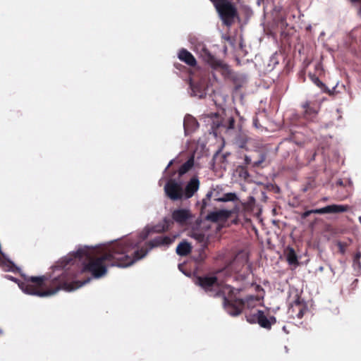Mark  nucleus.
Listing matches in <instances>:
<instances>
[{
    "label": "nucleus",
    "instance_id": "1",
    "mask_svg": "<svg viewBox=\"0 0 361 361\" xmlns=\"http://www.w3.org/2000/svg\"><path fill=\"white\" fill-rule=\"evenodd\" d=\"M169 243L170 238L159 237L150 241L148 247L133 252L136 245L135 242L122 240L110 245L105 253L97 257L91 256V252L87 247L80 248L75 252L65 257L56 266V268H62L59 274L52 276L47 274L41 276L25 278L24 281L18 283V286L24 293L41 298L51 296L60 290L71 291L90 281V278L83 281H73L75 274L68 269H64L66 266L73 264L77 260L86 259L87 262L82 263L81 272L91 273L93 277L98 279L106 274V264L121 267L130 266L145 257L153 247Z\"/></svg>",
    "mask_w": 361,
    "mask_h": 361
},
{
    "label": "nucleus",
    "instance_id": "2",
    "mask_svg": "<svg viewBox=\"0 0 361 361\" xmlns=\"http://www.w3.org/2000/svg\"><path fill=\"white\" fill-rule=\"evenodd\" d=\"M229 288L228 296L224 295V307L226 312L231 316H238L246 306L247 308L254 307L259 298L255 295H248L244 299L237 298L234 294V289L231 286Z\"/></svg>",
    "mask_w": 361,
    "mask_h": 361
},
{
    "label": "nucleus",
    "instance_id": "3",
    "mask_svg": "<svg viewBox=\"0 0 361 361\" xmlns=\"http://www.w3.org/2000/svg\"><path fill=\"white\" fill-rule=\"evenodd\" d=\"M171 223V221L170 219L165 218L164 219L163 224H157V225L153 226L151 228V230L144 231L142 233H140L137 237V239H134L133 238H126V240H130L135 242V244L136 245H135V248L133 250V252H134L135 250H137L138 249L140 250L142 247H148V244L150 242V240L148 242H145V243L143 245H142V243L143 241H145L148 238L149 233L150 232L163 233V232L167 231L168 230H169ZM159 237L170 238V243H167V244L159 245L157 246H154V247L161 246V245H169L171 244L173 241V238H171L169 236H163V235H159V236L154 238V239H152V240H154V239L158 238ZM151 241H152V240H151ZM152 248H154V247Z\"/></svg>",
    "mask_w": 361,
    "mask_h": 361
},
{
    "label": "nucleus",
    "instance_id": "4",
    "mask_svg": "<svg viewBox=\"0 0 361 361\" xmlns=\"http://www.w3.org/2000/svg\"><path fill=\"white\" fill-rule=\"evenodd\" d=\"M195 283L211 297H222L224 299L226 290L229 292V288H227L229 286H222L215 276H197Z\"/></svg>",
    "mask_w": 361,
    "mask_h": 361
},
{
    "label": "nucleus",
    "instance_id": "5",
    "mask_svg": "<svg viewBox=\"0 0 361 361\" xmlns=\"http://www.w3.org/2000/svg\"><path fill=\"white\" fill-rule=\"evenodd\" d=\"M190 43L192 45V50L212 68L218 69L224 68L225 64H224L221 60L217 59L215 56L210 52L203 42L197 38H192Z\"/></svg>",
    "mask_w": 361,
    "mask_h": 361
},
{
    "label": "nucleus",
    "instance_id": "6",
    "mask_svg": "<svg viewBox=\"0 0 361 361\" xmlns=\"http://www.w3.org/2000/svg\"><path fill=\"white\" fill-rule=\"evenodd\" d=\"M209 117L212 118L211 130L215 136L221 134L222 132L227 133L235 128V121L233 117L228 118H222L219 114H211Z\"/></svg>",
    "mask_w": 361,
    "mask_h": 361
},
{
    "label": "nucleus",
    "instance_id": "7",
    "mask_svg": "<svg viewBox=\"0 0 361 361\" xmlns=\"http://www.w3.org/2000/svg\"><path fill=\"white\" fill-rule=\"evenodd\" d=\"M232 1L226 2L215 8L223 24L227 27H231L235 19L239 18L237 8Z\"/></svg>",
    "mask_w": 361,
    "mask_h": 361
},
{
    "label": "nucleus",
    "instance_id": "8",
    "mask_svg": "<svg viewBox=\"0 0 361 361\" xmlns=\"http://www.w3.org/2000/svg\"><path fill=\"white\" fill-rule=\"evenodd\" d=\"M166 195L172 201L180 200L184 197V190L180 183L170 179L164 185Z\"/></svg>",
    "mask_w": 361,
    "mask_h": 361
},
{
    "label": "nucleus",
    "instance_id": "9",
    "mask_svg": "<svg viewBox=\"0 0 361 361\" xmlns=\"http://www.w3.org/2000/svg\"><path fill=\"white\" fill-rule=\"evenodd\" d=\"M349 210V206L348 205H340V204H331L324 207L320 209H311L305 211L302 214V218L306 219L311 214H337L342 213Z\"/></svg>",
    "mask_w": 361,
    "mask_h": 361
},
{
    "label": "nucleus",
    "instance_id": "10",
    "mask_svg": "<svg viewBox=\"0 0 361 361\" xmlns=\"http://www.w3.org/2000/svg\"><path fill=\"white\" fill-rule=\"evenodd\" d=\"M233 213V211L226 210V209H219L214 212H211L206 216L205 219L211 222H224L226 221L229 217H231V214Z\"/></svg>",
    "mask_w": 361,
    "mask_h": 361
},
{
    "label": "nucleus",
    "instance_id": "11",
    "mask_svg": "<svg viewBox=\"0 0 361 361\" xmlns=\"http://www.w3.org/2000/svg\"><path fill=\"white\" fill-rule=\"evenodd\" d=\"M256 319L257 322L261 327L268 330L271 329V326L276 322V319L274 316L268 318L262 310H257Z\"/></svg>",
    "mask_w": 361,
    "mask_h": 361
},
{
    "label": "nucleus",
    "instance_id": "12",
    "mask_svg": "<svg viewBox=\"0 0 361 361\" xmlns=\"http://www.w3.org/2000/svg\"><path fill=\"white\" fill-rule=\"evenodd\" d=\"M184 130L186 135L195 132L199 127V123L195 118L191 115H186L183 121Z\"/></svg>",
    "mask_w": 361,
    "mask_h": 361
},
{
    "label": "nucleus",
    "instance_id": "13",
    "mask_svg": "<svg viewBox=\"0 0 361 361\" xmlns=\"http://www.w3.org/2000/svg\"><path fill=\"white\" fill-rule=\"evenodd\" d=\"M190 217V211L185 209H176L172 213L173 219L180 224H185Z\"/></svg>",
    "mask_w": 361,
    "mask_h": 361
},
{
    "label": "nucleus",
    "instance_id": "14",
    "mask_svg": "<svg viewBox=\"0 0 361 361\" xmlns=\"http://www.w3.org/2000/svg\"><path fill=\"white\" fill-rule=\"evenodd\" d=\"M178 59L187 65L195 67L197 65V61L194 56L185 49H181L178 54Z\"/></svg>",
    "mask_w": 361,
    "mask_h": 361
},
{
    "label": "nucleus",
    "instance_id": "15",
    "mask_svg": "<svg viewBox=\"0 0 361 361\" xmlns=\"http://www.w3.org/2000/svg\"><path fill=\"white\" fill-rule=\"evenodd\" d=\"M200 181L197 178H192L188 183L184 190V197L185 198L192 197L198 190Z\"/></svg>",
    "mask_w": 361,
    "mask_h": 361
},
{
    "label": "nucleus",
    "instance_id": "16",
    "mask_svg": "<svg viewBox=\"0 0 361 361\" xmlns=\"http://www.w3.org/2000/svg\"><path fill=\"white\" fill-rule=\"evenodd\" d=\"M284 255L290 265L298 266L299 264L298 255L292 247L288 246L284 250Z\"/></svg>",
    "mask_w": 361,
    "mask_h": 361
},
{
    "label": "nucleus",
    "instance_id": "17",
    "mask_svg": "<svg viewBox=\"0 0 361 361\" xmlns=\"http://www.w3.org/2000/svg\"><path fill=\"white\" fill-rule=\"evenodd\" d=\"M302 107L304 109V117L307 120L314 118L317 114V110L310 102H305Z\"/></svg>",
    "mask_w": 361,
    "mask_h": 361
},
{
    "label": "nucleus",
    "instance_id": "18",
    "mask_svg": "<svg viewBox=\"0 0 361 361\" xmlns=\"http://www.w3.org/2000/svg\"><path fill=\"white\" fill-rule=\"evenodd\" d=\"M192 251L191 245L186 242H180L176 247V253L180 256H187Z\"/></svg>",
    "mask_w": 361,
    "mask_h": 361
},
{
    "label": "nucleus",
    "instance_id": "19",
    "mask_svg": "<svg viewBox=\"0 0 361 361\" xmlns=\"http://www.w3.org/2000/svg\"><path fill=\"white\" fill-rule=\"evenodd\" d=\"M295 307L298 308V313L297 314L298 318L301 319L304 315L305 307L302 304L300 298L299 296H297V298L290 305V310H292V311L293 312Z\"/></svg>",
    "mask_w": 361,
    "mask_h": 361
},
{
    "label": "nucleus",
    "instance_id": "20",
    "mask_svg": "<svg viewBox=\"0 0 361 361\" xmlns=\"http://www.w3.org/2000/svg\"><path fill=\"white\" fill-rule=\"evenodd\" d=\"M194 165V158L191 157L187 160L178 169L179 176H183L187 173Z\"/></svg>",
    "mask_w": 361,
    "mask_h": 361
},
{
    "label": "nucleus",
    "instance_id": "21",
    "mask_svg": "<svg viewBox=\"0 0 361 361\" xmlns=\"http://www.w3.org/2000/svg\"><path fill=\"white\" fill-rule=\"evenodd\" d=\"M237 200V195L233 192L225 193L222 197L218 198L216 200L219 202H228Z\"/></svg>",
    "mask_w": 361,
    "mask_h": 361
},
{
    "label": "nucleus",
    "instance_id": "22",
    "mask_svg": "<svg viewBox=\"0 0 361 361\" xmlns=\"http://www.w3.org/2000/svg\"><path fill=\"white\" fill-rule=\"evenodd\" d=\"M350 3L357 10V15L361 17V0H350Z\"/></svg>",
    "mask_w": 361,
    "mask_h": 361
},
{
    "label": "nucleus",
    "instance_id": "23",
    "mask_svg": "<svg viewBox=\"0 0 361 361\" xmlns=\"http://www.w3.org/2000/svg\"><path fill=\"white\" fill-rule=\"evenodd\" d=\"M348 243H343V242H341V241H338L337 243V246L339 249V252L343 255L345 254V250H346V247H348Z\"/></svg>",
    "mask_w": 361,
    "mask_h": 361
},
{
    "label": "nucleus",
    "instance_id": "24",
    "mask_svg": "<svg viewBox=\"0 0 361 361\" xmlns=\"http://www.w3.org/2000/svg\"><path fill=\"white\" fill-rule=\"evenodd\" d=\"M212 192H209L207 194L206 197L202 200V209H204L207 207V201L210 200Z\"/></svg>",
    "mask_w": 361,
    "mask_h": 361
},
{
    "label": "nucleus",
    "instance_id": "25",
    "mask_svg": "<svg viewBox=\"0 0 361 361\" xmlns=\"http://www.w3.org/2000/svg\"><path fill=\"white\" fill-rule=\"evenodd\" d=\"M265 158H266L265 155L264 154H262L260 155V159L258 161H254L252 163V166L253 167L259 166L262 163H263L264 161Z\"/></svg>",
    "mask_w": 361,
    "mask_h": 361
},
{
    "label": "nucleus",
    "instance_id": "26",
    "mask_svg": "<svg viewBox=\"0 0 361 361\" xmlns=\"http://www.w3.org/2000/svg\"><path fill=\"white\" fill-rule=\"evenodd\" d=\"M247 321L250 324H255L257 322L256 314L252 315L246 316Z\"/></svg>",
    "mask_w": 361,
    "mask_h": 361
},
{
    "label": "nucleus",
    "instance_id": "27",
    "mask_svg": "<svg viewBox=\"0 0 361 361\" xmlns=\"http://www.w3.org/2000/svg\"><path fill=\"white\" fill-rule=\"evenodd\" d=\"M312 80L319 87H322L324 86V84L317 77H314L312 78Z\"/></svg>",
    "mask_w": 361,
    "mask_h": 361
},
{
    "label": "nucleus",
    "instance_id": "28",
    "mask_svg": "<svg viewBox=\"0 0 361 361\" xmlns=\"http://www.w3.org/2000/svg\"><path fill=\"white\" fill-rule=\"evenodd\" d=\"M233 82L235 85L236 90H238L239 88H240L242 87V82L238 81V78L233 77Z\"/></svg>",
    "mask_w": 361,
    "mask_h": 361
},
{
    "label": "nucleus",
    "instance_id": "29",
    "mask_svg": "<svg viewBox=\"0 0 361 361\" xmlns=\"http://www.w3.org/2000/svg\"><path fill=\"white\" fill-rule=\"evenodd\" d=\"M361 257V252H357L353 259V262L355 264H360V259Z\"/></svg>",
    "mask_w": 361,
    "mask_h": 361
},
{
    "label": "nucleus",
    "instance_id": "30",
    "mask_svg": "<svg viewBox=\"0 0 361 361\" xmlns=\"http://www.w3.org/2000/svg\"><path fill=\"white\" fill-rule=\"evenodd\" d=\"M244 161L245 165H249L252 163L251 159L248 156H245Z\"/></svg>",
    "mask_w": 361,
    "mask_h": 361
},
{
    "label": "nucleus",
    "instance_id": "31",
    "mask_svg": "<svg viewBox=\"0 0 361 361\" xmlns=\"http://www.w3.org/2000/svg\"><path fill=\"white\" fill-rule=\"evenodd\" d=\"M250 200H252V204L247 203L246 205H244L245 209H248V208L252 207V204H254L255 200L252 197H250Z\"/></svg>",
    "mask_w": 361,
    "mask_h": 361
},
{
    "label": "nucleus",
    "instance_id": "32",
    "mask_svg": "<svg viewBox=\"0 0 361 361\" xmlns=\"http://www.w3.org/2000/svg\"><path fill=\"white\" fill-rule=\"evenodd\" d=\"M246 145V141L245 140H240L238 145L240 148H244L245 146Z\"/></svg>",
    "mask_w": 361,
    "mask_h": 361
},
{
    "label": "nucleus",
    "instance_id": "33",
    "mask_svg": "<svg viewBox=\"0 0 361 361\" xmlns=\"http://www.w3.org/2000/svg\"><path fill=\"white\" fill-rule=\"evenodd\" d=\"M337 184L339 185H343V181L341 180H339L338 182H337Z\"/></svg>",
    "mask_w": 361,
    "mask_h": 361
},
{
    "label": "nucleus",
    "instance_id": "34",
    "mask_svg": "<svg viewBox=\"0 0 361 361\" xmlns=\"http://www.w3.org/2000/svg\"><path fill=\"white\" fill-rule=\"evenodd\" d=\"M280 21H281V23H283L284 22H286V18H281Z\"/></svg>",
    "mask_w": 361,
    "mask_h": 361
},
{
    "label": "nucleus",
    "instance_id": "35",
    "mask_svg": "<svg viewBox=\"0 0 361 361\" xmlns=\"http://www.w3.org/2000/svg\"><path fill=\"white\" fill-rule=\"evenodd\" d=\"M190 86H191V88L193 91H195V87L194 85H192V83L190 84Z\"/></svg>",
    "mask_w": 361,
    "mask_h": 361
},
{
    "label": "nucleus",
    "instance_id": "36",
    "mask_svg": "<svg viewBox=\"0 0 361 361\" xmlns=\"http://www.w3.org/2000/svg\"><path fill=\"white\" fill-rule=\"evenodd\" d=\"M225 39H226L227 41H230L231 40V37L229 36H227L225 37Z\"/></svg>",
    "mask_w": 361,
    "mask_h": 361
},
{
    "label": "nucleus",
    "instance_id": "37",
    "mask_svg": "<svg viewBox=\"0 0 361 361\" xmlns=\"http://www.w3.org/2000/svg\"><path fill=\"white\" fill-rule=\"evenodd\" d=\"M172 164H173V161H171L169 162V164H168L167 168L170 167V166L172 165Z\"/></svg>",
    "mask_w": 361,
    "mask_h": 361
},
{
    "label": "nucleus",
    "instance_id": "38",
    "mask_svg": "<svg viewBox=\"0 0 361 361\" xmlns=\"http://www.w3.org/2000/svg\"><path fill=\"white\" fill-rule=\"evenodd\" d=\"M346 197H347V195H343V197H341L340 199L341 200H343V199H345Z\"/></svg>",
    "mask_w": 361,
    "mask_h": 361
},
{
    "label": "nucleus",
    "instance_id": "39",
    "mask_svg": "<svg viewBox=\"0 0 361 361\" xmlns=\"http://www.w3.org/2000/svg\"><path fill=\"white\" fill-rule=\"evenodd\" d=\"M257 120L256 119V120L255 121V123H255V125L256 126H257Z\"/></svg>",
    "mask_w": 361,
    "mask_h": 361
},
{
    "label": "nucleus",
    "instance_id": "40",
    "mask_svg": "<svg viewBox=\"0 0 361 361\" xmlns=\"http://www.w3.org/2000/svg\"><path fill=\"white\" fill-rule=\"evenodd\" d=\"M360 222L361 224V216L359 217Z\"/></svg>",
    "mask_w": 361,
    "mask_h": 361
},
{
    "label": "nucleus",
    "instance_id": "41",
    "mask_svg": "<svg viewBox=\"0 0 361 361\" xmlns=\"http://www.w3.org/2000/svg\"><path fill=\"white\" fill-rule=\"evenodd\" d=\"M260 1H261V0H258V2H257V3H258V4H259V3H260Z\"/></svg>",
    "mask_w": 361,
    "mask_h": 361
}]
</instances>
